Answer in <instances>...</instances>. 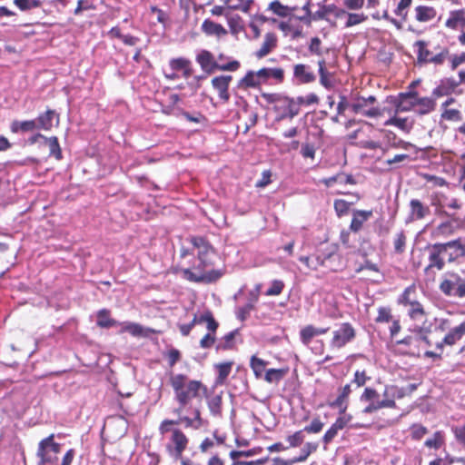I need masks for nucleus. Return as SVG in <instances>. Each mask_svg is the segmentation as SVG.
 Masks as SVG:
<instances>
[{
	"label": "nucleus",
	"mask_w": 465,
	"mask_h": 465,
	"mask_svg": "<svg viewBox=\"0 0 465 465\" xmlns=\"http://www.w3.org/2000/svg\"><path fill=\"white\" fill-rule=\"evenodd\" d=\"M232 80V75H220L212 80L213 87L218 92L220 99L225 103L230 100L229 85Z\"/></svg>",
	"instance_id": "9b49d317"
},
{
	"label": "nucleus",
	"mask_w": 465,
	"mask_h": 465,
	"mask_svg": "<svg viewBox=\"0 0 465 465\" xmlns=\"http://www.w3.org/2000/svg\"><path fill=\"white\" fill-rule=\"evenodd\" d=\"M356 336V331L350 322H342L332 331V338L329 342L331 349H341L352 341Z\"/></svg>",
	"instance_id": "0eeeda50"
},
{
	"label": "nucleus",
	"mask_w": 465,
	"mask_h": 465,
	"mask_svg": "<svg viewBox=\"0 0 465 465\" xmlns=\"http://www.w3.org/2000/svg\"><path fill=\"white\" fill-rule=\"evenodd\" d=\"M350 203L343 199L334 201V210L339 217L346 214L349 211Z\"/></svg>",
	"instance_id": "13d9d810"
},
{
	"label": "nucleus",
	"mask_w": 465,
	"mask_h": 465,
	"mask_svg": "<svg viewBox=\"0 0 465 465\" xmlns=\"http://www.w3.org/2000/svg\"><path fill=\"white\" fill-rule=\"evenodd\" d=\"M268 9L280 17H287L291 15V6L283 5L278 0L270 3Z\"/></svg>",
	"instance_id": "e433bc0d"
},
{
	"label": "nucleus",
	"mask_w": 465,
	"mask_h": 465,
	"mask_svg": "<svg viewBox=\"0 0 465 465\" xmlns=\"http://www.w3.org/2000/svg\"><path fill=\"white\" fill-rule=\"evenodd\" d=\"M184 374H171L170 384L174 391L175 400L182 406H186L199 394L203 384L199 381H189Z\"/></svg>",
	"instance_id": "f257e3e1"
},
{
	"label": "nucleus",
	"mask_w": 465,
	"mask_h": 465,
	"mask_svg": "<svg viewBox=\"0 0 465 465\" xmlns=\"http://www.w3.org/2000/svg\"><path fill=\"white\" fill-rule=\"evenodd\" d=\"M293 76L302 84H310L315 81V74L310 70V66L298 64L293 66Z\"/></svg>",
	"instance_id": "dca6fc26"
},
{
	"label": "nucleus",
	"mask_w": 465,
	"mask_h": 465,
	"mask_svg": "<svg viewBox=\"0 0 465 465\" xmlns=\"http://www.w3.org/2000/svg\"><path fill=\"white\" fill-rule=\"evenodd\" d=\"M364 97H357L351 104V109L354 114H361L367 117H378L381 115V111L378 107H371L367 109Z\"/></svg>",
	"instance_id": "ddd939ff"
},
{
	"label": "nucleus",
	"mask_w": 465,
	"mask_h": 465,
	"mask_svg": "<svg viewBox=\"0 0 465 465\" xmlns=\"http://www.w3.org/2000/svg\"><path fill=\"white\" fill-rule=\"evenodd\" d=\"M97 326L101 328L109 329L120 325V322L110 317V312L106 309H102L97 312Z\"/></svg>",
	"instance_id": "393cba45"
},
{
	"label": "nucleus",
	"mask_w": 465,
	"mask_h": 465,
	"mask_svg": "<svg viewBox=\"0 0 465 465\" xmlns=\"http://www.w3.org/2000/svg\"><path fill=\"white\" fill-rule=\"evenodd\" d=\"M255 303L248 301V302L242 306L238 307L236 310V317L242 322H244L247 320V318L250 316L251 312L254 309Z\"/></svg>",
	"instance_id": "8fccbe9b"
},
{
	"label": "nucleus",
	"mask_w": 465,
	"mask_h": 465,
	"mask_svg": "<svg viewBox=\"0 0 465 465\" xmlns=\"http://www.w3.org/2000/svg\"><path fill=\"white\" fill-rule=\"evenodd\" d=\"M450 207L452 209H457L460 207V205L457 203V200L455 199H448L444 195H439L438 194V217L441 215L444 208Z\"/></svg>",
	"instance_id": "79ce46f5"
},
{
	"label": "nucleus",
	"mask_w": 465,
	"mask_h": 465,
	"mask_svg": "<svg viewBox=\"0 0 465 465\" xmlns=\"http://www.w3.org/2000/svg\"><path fill=\"white\" fill-rule=\"evenodd\" d=\"M208 408L211 413L214 416H218L222 412V396L214 395L208 401Z\"/></svg>",
	"instance_id": "09e8293b"
},
{
	"label": "nucleus",
	"mask_w": 465,
	"mask_h": 465,
	"mask_svg": "<svg viewBox=\"0 0 465 465\" xmlns=\"http://www.w3.org/2000/svg\"><path fill=\"white\" fill-rule=\"evenodd\" d=\"M418 92L409 91L407 93H401L395 99L396 113L407 112L411 108H415L417 103Z\"/></svg>",
	"instance_id": "9d476101"
},
{
	"label": "nucleus",
	"mask_w": 465,
	"mask_h": 465,
	"mask_svg": "<svg viewBox=\"0 0 465 465\" xmlns=\"http://www.w3.org/2000/svg\"><path fill=\"white\" fill-rule=\"evenodd\" d=\"M406 235L403 231L399 232L395 235V239L393 241L394 252L398 254H401L405 252L406 249Z\"/></svg>",
	"instance_id": "49530a36"
},
{
	"label": "nucleus",
	"mask_w": 465,
	"mask_h": 465,
	"mask_svg": "<svg viewBox=\"0 0 465 465\" xmlns=\"http://www.w3.org/2000/svg\"><path fill=\"white\" fill-rule=\"evenodd\" d=\"M189 440L180 429H173L170 443L166 450L171 457L175 460H183V452L186 450Z\"/></svg>",
	"instance_id": "6e6552de"
},
{
	"label": "nucleus",
	"mask_w": 465,
	"mask_h": 465,
	"mask_svg": "<svg viewBox=\"0 0 465 465\" xmlns=\"http://www.w3.org/2000/svg\"><path fill=\"white\" fill-rule=\"evenodd\" d=\"M411 1L412 0H401L394 11L396 15L405 18L407 15V12L405 10L411 5Z\"/></svg>",
	"instance_id": "338daca9"
},
{
	"label": "nucleus",
	"mask_w": 465,
	"mask_h": 465,
	"mask_svg": "<svg viewBox=\"0 0 465 465\" xmlns=\"http://www.w3.org/2000/svg\"><path fill=\"white\" fill-rule=\"evenodd\" d=\"M391 320V310L385 307L379 308L377 322H389Z\"/></svg>",
	"instance_id": "0e129e2a"
},
{
	"label": "nucleus",
	"mask_w": 465,
	"mask_h": 465,
	"mask_svg": "<svg viewBox=\"0 0 465 465\" xmlns=\"http://www.w3.org/2000/svg\"><path fill=\"white\" fill-rule=\"evenodd\" d=\"M348 15V19L345 24V27H351L353 25H359L364 22L367 19V16L364 14H354L350 13Z\"/></svg>",
	"instance_id": "6e6d98bb"
},
{
	"label": "nucleus",
	"mask_w": 465,
	"mask_h": 465,
	"mask_svg": "<svg viewBox=\"0 0 465 465\" xmlns=\"http://www.w3.org/2000/svg\"><path fill=\"white\" fill-rule=\"evenodd\" d=\"M319 444L316 442H307L301 450V454L298 457L294 458V461L302 462L307 460V458L313 452L317 450Z\"/></svg>",
	"instance_id": "58836bf2"
},
{
	"label": "nucleus",
	"mask_w": 465,
	"mask_h": 465,
	"mask_svg": "<svg viewBox=\"0 0 465 465\" xmlns=\"http://www.w3.org/2000/svg\"><path fill=\"white\" fill-rule=\"evenodd\" d=\"M322 41L319 37H312L309 45V51L311 54L315 55H322L321 48Z\"/></svg>",
	"instance_id": "e2e57ef3"
},
{
	"label": "nucleus",
	"mask_w": 465,
	"mask_h": 465,
	"mask_svg": "<svg viewBox=\"0 0 465 465\" xmlns=\"http://www.w3.org/2000/svg\"><path fill=\"white\" fill-rule=\"evenodd\" d=\"M411 219H422L429 213V208L424 206L420 200L412 199L410 203Z\"/></svg>",
	"instance_id": "a878e982"
},
{
	"label": "nucleus",
	"mask_w": 465,
	"mask_h": 465,
	"mask_svg": "<svg viewBox=\"0 0 465 465\" xmlns=\"http://www.w3.org/2000/svg\"><path fill=\"white\" fill-rule=\"evenodd\" d=\"M206 268H203L201 262L193 270L186 268L182 270V273L184 279L192 282H204L212 283L219 280L223 276V272L220 270H209L205 271Z\"/></svg>",
	"instance_id": "20e7f679"
},
{
	"label": "nucleus",
	"mask_w": 465,
	"mask_h": 465,
	"mask_svg": "<svg viewBox=\"0 0 465 465\" xmlns=\"http://www.w3.org/2000/svg\"><path fill=\"white\" fill-rule=\"evenodd\" d=\"M330 327H315L312 324L306 325L300 331V341L303 345H309L312 340L319 335L327 333Z\"/></svg>",
	"instance_id": "4468645a"
},
{
	"label": "nucleus",
	"mask_w": 465,
	"mask_h": 465,
	"mask_svg": "<svg viewBox=\"0 0 465 465\" xmlns=\"http://www.w3.org/2000/svg\"><path fill=\"white\" fill-rule=\"evenodd\" d=\"M122 330L120 332H129L133 336L138 337L143 335V328L139 323L124 322H120Z\"/></svg>",
	"instance_id": "c9c22d12"
},
{
	"label": "nucleus",
	"mask_w": 465,
	"mask_h": 465,
	"mask_svg": "<svg viewBox=\"0 0 465 465\" xmlns=\"http://www.w3.org/2000/svg\"><path fill=\"white\" fill-rule=\"evenodd\" d=\"M187 65H191V62L188 59L183 57L174 58L170 61V66L174 71L183 70Z\"/></svg>",
	"instance_id": "052dcab7"
},
{
	"label": "nucleus",
	"mask_w": 465,
	"mask_h": 465,
	"mask_svg": "<svg viewBox=\"0 0 465 465\" xmlns=\"http://www.w3.org/2000/svg\"><path fill=\"white\" fill-rule=\"evenodd\" d=\"M284 288V282L281 280H273L271 283V287L265 292L266 296H277L280 295Z\"/></svg>",
	"instance_id": "603ef678"
},
{
	"label": "nucleus",
	"mask_w": 465,
	"mask_h": 465,
	"mask_svg": "<svg viewBox=\"0 0 465 465\" xmlns=\"http://www.w3.org/2000/svg\"><path fill=\"white\" fill-rule=\"evenodd\" d=\"M215 335L212 333H206L200 341V347L203 349H210L215 343Z\"/></svg>",
	"instance_id": "69168bd1"
},
{
	"label": "nucleus",
	"mask_w": 465,
	"mask_h": 465,
	"mask_svg": "<svg viewBox=\"0 0 465 465\" xmlns=\"http://www.w3.org/2000/svg\"><path fill=\"white\" fill-rule=\"evenodd\" d=\"M453 98L447 99L444 103H442L443 112L441 113V118L448 121H459L460 120V113L457 109H448L447 106L453 103Z\"/></svg>",
	"instance_id": "c756f323"
},
{
	"label": "nucleus",
	"mask_w": 465,
	"mask_h": 465,
	"mask_svg": "<svg viewBox=\"0 0 465 465\" xmlns=\"http://www.w3.org/2000/svg\"><path fill=\"white\" fill-rule=\"evenodd\" d=\"M336 10L334 4L324 5L319 4V10L313 13L312 21L326 20L329 22L327 15Z\"/></svg>",
	"instance_id": "2f4dec72"
},
{
	"label": "nucleus",
	"mask_w": 465,
	"mask_h": 465,
	"mask_svg": "<svg viewBox=\"0 0 465 465\" xmlns=\"http://www.w3.org/2000/svg\"><path fill=\"white\" fill-rule=\"evenodd\" d=\"M435 11L432 7L420 5L416 7V19L420 22H426L433 18Z\"/></svg>",
	"instance_id": "37998d69"
},
{
	"label": "nucleus",
	"mask_w": 465,
	"mask_h": 465,
	"mask_svg": "<svg viewBox=\"0 0 465 465\" xmlns=\"http://www.w3.org/2000/svg\"><path fill=\"white\" fill-rule=\"evenodd\" d=\"M266 364L267 362L264 360L260 359L255 355L251 357L250 366L257 379H260L262 376Z\"/></svg>",
	"instance_id": "4c0bfd02"
},
{
	"label": "nucleus",
	"mask_w": 465,
	"mask_h": 465,
	"mask_svg": "<svg viewBox=\"0 0 465 465\" xmlns=\"http://www.w3.org/2000/svg\"><path fill=\"white\" fill-rule=\"evenodd\" d=\"M261 84L256 72L249 71L243 78L241 79L239 86L245 88H255Z\"/></svg>",
	"instance_id": "72a5a7b5"
},
{
	"label": "nucleus",
	"mask_w": 465,
	"mask_h": 465,
	"mask_svg": "<svg viewBox=\"0 0 465 465\" xmlns=\"http://www.w3.org/2000/svg\"><path fill=\"white\" fill-rule=\"evenodd\" d=\"M386 125H395L403 131L410 129V124L407 118L392 117L386 122Z\"/></svg>",
	"instance_id": "4d7b16f0"
},
{
	"label": "nucleus",
	"mask_w": 465,
	"mask_h": 465,
	"mask_svg": "<svg viewBox=\"0 0 465 465\" xmlns=\"http://www.w3.org/2000/svg\"><path fill=\"white\" fill-rule=\"evenodd\" d=\"M56 118L59 120V115L54 110H47L44 114H39L36 120V126L38 130L49 131L53 127V121Z\"/></svg>",
	"instance_id": "f3484780"
},
{
	"label": "nucleus",
	"mask_w": 465,
	"mask_h": 465,
	"mask_svg": "<svg viewBox=\"0 0 465 465\" xmlns=\"http://www.w3.org/2000/svg\"><path fill=\"white\" fill-rule=\"evenodd\" d=\"M160 457L154 452L142 453L138 460V465H158Z\"/></svg>",
	"instance_id": "a18cd8bd"
},
{
	"label": "nucleus",
	"mask_w": 465,
	"mask_h": 465,
	"mask_svg": "<svg viewBox=\"0 0 465 465\" xmlns=\"http://www.w3.org/2000/svg\"><path fill=\"white\" fill-rule=\"evenodd\" d=\"M417 288L414 284L407 287L399 297L398 302L403 306H410L409 315L411 319L417 320L424 314L421 304L418 302Z\"/></svg>",
	"instance_id": "423d86ee"
},
{
	"label": "nucleus",
	"mask_w": 465,
	"mask_h": 465,
	"mask_svg": "<svg viewBox=\"0 0 465 465\" xmlns=\"http://www.w3.org/2000/svg\"><path fill=\"white\" fill-rule=\"evenodd\" d=\"M465 335V321L451 329L444 337L443 344L453 345Z\"/></svg>",
	"instance_id": "4be33fe9"
},
{
	"label": "nucleus",
	"mask_w": 465,
	"mask_h": 465,
	"mask_svg": "<svg viewBox=\"0 0 465 465\" xmlns=\"http://www.w3.org/2000/svg\"><path fill=\"white\" fill-rule=\"evenodd\" d=\"M233 365L232 361H226L215 364V369L218 371V375L216 377V384H223L225 380L231 373L232 367Z\"/></svg>",
	"instance_id": "c85d7f7f"
},
{
	"label": "nucleus",
	"mask_w": 465,
	"mask_h": 465,
	"mask_svg": "<svg viewBox=\"0 0 465 465\" xmlns=\"http://www.w3.org/2000/svg\"><path fill=\"white\" fill-rule=\"evenodd\" d=\"M190 242L197 249V258L201 262L203 268H208L213 265L211 256L214 253V250L210 242L202 236L190 237Z\"/></svg>",
	"instance_id": "1a4fd4ad"
},
{
	"label": "nucleus",
	"mask_w": 465,
	"mask_h": 465,
	"mask_svg": "<svg viewBox=\"0 0 465 465\" xmlns=\"http://www.w3.org/2000/svg\"><path fill=\"white\" fill-rule=\"evenodd\" d=\"M434 109V101L429 97H420L417 95L415 111L420 114H426Z\"/></svg>",
	"instance_id": "cd10ccee"
},
{
	"label": "nucleus",
	"mask_w": 465,
	"mask_h": 465,
	"mask_svg": "<svg viewBox=\"0 0 465 465\" xmlns=\"http://www.w3.org/2000/svg\"><path fill=\"white\" fill-rule=\"evenodd\" d=\"M304 430H301L294 432L292 435L287 437V441L289 442L290 447H298L304 440Z\"/></svg>",
	"instance_id": "5fc2aeb1"
},
{
	"label": "nucleus",
	"mask_w": 465,
	"mask_h": 465,
	"mask_svg": "<svg viewBox=\"0 0 465 465\" xmlns=\"http://www.w3.org/2000/svg\"><path fill=\"white\" fill-rule=\"evenodd\" d=\"M238 330H233L225 334L216 344V351H226L233 347V341Z\"/></svg>",
	"instance_id": "7c9ffc66"
},
{
	"label": "nucleus",
	"mask_w": 465,
	"mask_h": 465,
	"mask_svg": "<svg viewBox=\"0 0 465 465\" xmlns=\"http://www.w3.org/2000/svg\"><path fill=\"white\" fill-rule=\"evenodd\" d=\"M435 234V228L433 226H426L419 235V240L420 242H427L426 249L430 250V264L425 268V274L427 279V287H429V282H431L433 283L434 277L432 268L436 265V243H432L431 240H433Z\"/></svg>",
	"instance_id": "39448f33"
},
{
	"label": "nucleus",
	"mask_w": 465,
	"mask_h": 465,
	"mask_svg": "<svg viewBox=\"0 0 465 465\" xmlns=\"http://www.w3.org/2000/svg\"><path fill=\"white\" fill-rule=\"evenodd\" d=\"M45 143L49 146L50 155L54 156L57 160L62 158V151L58 143V139L55 136L45 139Z\"/></svg>",
	"instance_id": "de8ad7c7"
},
{
	"label": "nucleus",
	"mask_w": 465,
	"mask_h": 465,
	"mask_svg": "<svg viewBox=\"0 0 465 465\" xmlns=\"http://www.w3.org/2000/svg\"><path fill=\"white\" fill-rule=\"evenodd\" d=\"M452 278L451 280H444L441 282L440 285V290L447 295H453L455 294L454 291L456 289V285L459 283L460 282V277L457 276V275H452Z\"/></svg>",
	"instance_id": "ea45409f"
},
{
	"label": "nucleus",
	"mask_w": 465,
	"mask_h": 465,
	"mask_svg": "<svg viewBox=\"0 0 465 465\" xmlns=\"http://www.w3.org/2000/svg\"><path fill=\"white\" fill-rule=\"evenodd\" d=\"M415 53L418 56V63H428L436 61V56L428 50L427 44L424 41H418L414 45Z\"/></svg>",
	"instance_id": "412c9836"
},
{
	"label": "nucleus",
	"mask_w": 465,
	"mask_h": 465,
	"mask_svg": "<svg viewBox=\"0 0 465 465\" xmlns=\"http://www.w3.org/2000/svg\"><path fill=\"white\" fill-rule=\"evenodd\" d=\"M351 392V385L346 384L344 387L341 389V392L336 398L335 401H331L328 403V405L331 408H338L339 413L343 414L345 413L347 408H348V399Z\"/></svg>",
	"instance_id": "2eb2a0df"
},
{
	"label": "nucleus",
	"mask_w": 465,
	"mask_h": 465,
	"mask_svg": "<svg viewBox=\"0 0 465 465\" xmlns=\"http://www.w3.org/2000/svg\"><path fill=\"white\" fill-rule=\"evenodd\" d=\"M464 11L458 10L451 13L450 17L446 21V25L450 28H455L460 21H463L465 24V20L463 19Z\"/></svg>",
	"instance_id": "864d4df0"
},
{
	"label": "nucleus",
	"mask_w": 465,
	"mask_h": 465,
	"mask_svg": "<svg viewBox=\"0 0 465 465\" xmlns=\"http://www.w3.org/2000/svg\"><path fill=\"white\" fill-rule=\"evenodd\" d=\"M302 9L304 14L302 15L296 16V19L302 22L306 25H311L313 16V13L311 11V0H307Z\"/></svg>",
	"instance_id": "3c124183"
},
{
	"label": "nucleus",
	"mask_w": 465,
	"mask_h": 465,
	"mask_svg": "<svg viewBox=\"0 0 465 465\" xmlns=\"http://www.w3.org/2000/svg\"><path fill=\"white\" fill-rule=\"evenodd\" d=\"M452 430L458 442L465 447V423L461 426L454 427Z\"/></svg>",
	"instance_id": "774afa93"
},
{
	"label": "nucleus",
	"mask_w": 465,
	"mask_h": 465,
	"mask_svg": "<svg viewBox=\"0 0 465 465\" xmlns=\"http://www.w3.org/2000/svg\"><path fill=\"white\" fill-rule=\"evenodd\" d=\"M202 30L208 35H222L227 33L222 25L216 24L209 19H205L203 22Z\"/></svg>",
	"instance_id": "bb28decb"
},
{
	"label": "nucleus",
	"mask_w": 465,
	"mask_h": 465,
	"mask_svg": "<svg viewBox=\"0 0 465 465\" xmlns=\"http://www.w3.org/2000/svg\"><path fill=\"white\" fill-rule=\"evenodd\" d=\"M320 83L326 89L330 90L333 88L334 84L331 79V74L326 69V62L324 59L318 61Z\"/></svg>",
	"instance_id": "b1692460"
},
{
	"label": "nucleus",
	"mask_w": 465,
	"mask_h": 465,
	"mask_svg": "<svg viewBox=\"0 0 465 465\" xmlns=\"http://www.w3.org/2000/svg\"><path fill=\"white\" fill-rule=\"evenodd\" d=\"M12 133H27L33 132L37 129L36 120H26V121H13L10 126Z\"/></svg>",
	"instance_id": "5701e85b"
},
{
	"label": "nucleus",
	"mask_w": 465,
	"mask_h": 465,
	"mask_svg": "<svg viewBox=\"0 0 465 465\" xmlns=\"http://www.w3.org/2000/svg\"><path fill=\"white\" fill-rule=\"evenodd\" d=\"M14 5L22 12H27L42 5L41 0H14Z\"/></svg>",
	"instance_id": "a19ab883"
},
{
	"label": "nucleus",
	"mask_w": 465,
	"mask_h": 465,
	"mask_svg": "<svg viewBox=\"0 0 465 465\" xmlns=\"http://www.w3.org/2000/svg\"><path fill=\"white\" fill-rule=\"evenodd\" d=\"M196 61L207 74L213 73L216 66H218V64L213 59V55L206 50H203L197 54Z\"/></svg>",
	"instance_id": "a211bd4d"
},
{
	"label": "nucleus",
	"mask_w": 465,
	"mask_h": 465,
	"mask_svg": "<svg viewBox=\"0 0 465 465\" xmlns=\"http://www.w3.org/2000/svg\"><path fill=\"white\" fill-rule=\"evenodd\" d=\"M282 110V112L276 117V121L280 122L286 118L292 119L300 113V108L294 104V98L283 96L282 107L274 106L275 111Z\"/></svg>",
	"instance_id": "f8f14e48"
},
{
	"label": "nucleus",
	"mask_w": 465,
	"mask_h": 465,
	"mask_svg": "<svg viewBox=\"0 0 465 465\" xmlns=\"http://www.w3.org/2000/svg\"><path fill=\"white\" fill-rule=\"evenodd\" d=\"M323 422L319 418L312 420L310 425L305 426L302 430L308 433H319L323 428Z\"/></svg>",
	"instance_id": "bf43d9fd"
},
{
	"label": "nucleus",
	"mask_w": 465,
	"mask_h": 465,
	"mask_svg": "<svg viewBox=\"0 0 465 465\" xmlns=\"http://www.w3.org/2000/svg\"><path fill=\"white\" fill-rule=\"evenodd\" d=\"M54 435L51 434L43 439L37 449L38 465H57L61 444L54 442Z\"/></svg>",
	"instance_id": "7ed1b4c3"
},
{
	"label": "nucleus",
	"mask_w": 465,
	"mask_h": 465,
	"mask_svg": "<svg viewBox=\"0 0 465 465\" xmlns=\"http://www.w3.org/2000/svg\"><path fill=\"white\" fill-rule=\"evenodd\" d=\"M277 46V36L274 33H267L264 35L261 48L255 53L257 58H262L269 54Z\"/></svg>",
	"instance_id": "6ab92c4d"
},
{
	"label": "nucleus",
	"mask_w": 465,
	"mask_h": 465,
	"mask_svg": "<svg viewBox=\"0 0 465 465\" xmlns=\"http://www.w3.org/2000/svg\"><path fill=\"white\" fill-rule=\"evenodd\" d=\"M351 414H340V416L336 419L334 423L332 424L338 430L344 429L347 424L351 420Z\"/></svg>",
	"instance_id": "680f3d73"
},
{
	"label": "nucleus",
	"mask_w": 465,
	"mask_h": 465,
	"mask_svg": "<svg viewBox=\"0 0 465 465\" xmlns=\"http://www.w3.org/2000/svg\"><path fill=\"white\" fill-rule=\"evenodd\" d=\"M287 370L284 369H269L266 371L264 380L268 383H278L286 375Z\"/></svg>",
	"instance_id": "f704fd0d"
},
{
	"label": "nucleus",
	"mask_w": 465,
	"mask_h": 465,
	"mask_svg": "<svg viewBox=\"0 0 465 465\" xmlns=\"http://www.w3.org/2000/svg\"><path fill=\"white\" fill-rule=\"evenodd\" d=\"M372 215L371 211H361V210H355L353 212V216L351 219V223L350 225V229L357 232H359L362 224Z\"/></svg>",
	"instance_id": "aec40b11"
},
{
	"label": "nucleus",
	"mask_w": 465,
	"mask_h": 465,
	"mask_svg": "<svg viewBox=\"0 0 465 465\" xmlns=\"http://www.w3.org/2000/svg\"><path fill=\"white\" fill-rule=\"evenodd\" d=\"M459 85V83L454 80H442L440 84L438 85V96L449 94L453 92Z\"/></svg>",
	"instance_id": "c03bdc74"
},
{
	"label": "nucleus",
	"mask_w": 465,
	"mask_h": 465,
	"mask_svg": "<svg viewBox=\"0 0 465 465\" xmlns=\"http://www.w3.org/2000/svg\"><path fill=\"white\" fill-rule=\"evenodd\" d=\"M460 226V219L452 218L450 221L441 223L438 226V235L452 233L454 231L459 229Z\"/></svg>",
	"instance_id": "473e14b6"
},
{
	"label": "nucleus",
	"mask_w": 465,
	"mask_h": 465,
	"mask_svg": "<svg viewBox=\"0 0 465 465\" xmlns=\"http://www.w3.org/2000/svg\"><path fill=\"white\" fill-rule=\"evenodd\" d=\"M460 256H465V245L460 239L446 242H438V270L446 262H451Z\"/></svg>",
	"instance_id": "f03ea898"
}]
</instances>
